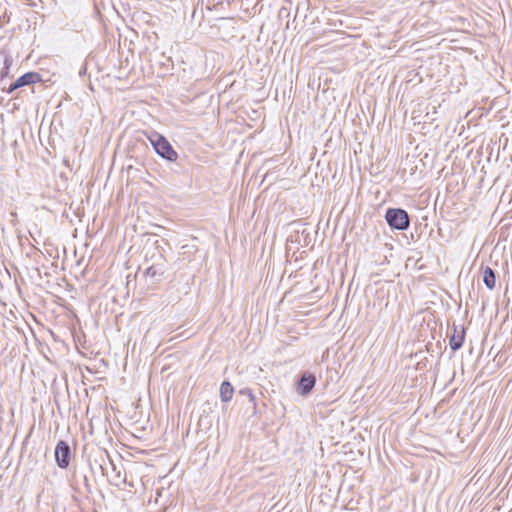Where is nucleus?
Masks as SVG:
<instances>
[{"mask_svg": "<svg viewBox=\"0 0 512 512\" xmlns=\"http://www.w3.org/2000/svg\"><path fill=\"white\" fill-rule=\"evenodd\" d=\"M147 139L150 141L155 152L170 162H174L178 158L177 152L173 149L169 141L160 133L156 131H150L144 133Z\"/></svg>", "mask_w": 512, "mask_h": 512, "instance_id": "1", "label": "nucleus"}, {"mask_svg": "<svg viewBox=\"0 0 512 512\" xmlns=\"http://www.w3.org/2000/svg\"><path fill=\"white\" fill-rule=\"evenodd\" d=\"M385 219L388 225L397 230H406L410 225L408 213L401 208H390L386 211Z\"/></svg>", "mask_w": 512, "mask_h": 512, "instance_id": "2", "label": "nucleus"}, {"mask_svg": "<svg viewBox=\"0 0 512 512\" xmlns=\"http://www.w3.org/2000/svg\"><path fill=\"white\" fill-rule=\"evenodd\" d=\"M70 455V446L63 440L59 441L55 448V459L60 468L65 469L69 466Z\"/></svg>", "mask_w": 512, "mask_h": 512, "instance_id": "3", "label": "nucleus"}, {"mask_svg": "<svg viewBox=\"0 0 512 512\" xmlns=\"http://www.w3.org/2000/svg\"><path fill=\"white\" fill-rule=\"evenodd\" d=\"M41 80V75L39 73L27 72L24 75L20 76L13 84L10 85L8 92L11 93L20 87L34 84L40 82Z\"/></svg>", "mask_w": 512, "mask_h": 512, "instance_id": "4", "label": "nucleus"}, {"mask_svg": "<svg viewBox=\"0 0 512 512\" xmlns=\"http://www.w3.org/2000/svg\"><path fill=\"white\" fill-rule=\"evenodd\" d=\"M316 378L312 374H303L298 382L297 391L300 395L305 396L309 394L314 388Z\"/></svg>", "mask_w": 512, "mask_h": 512, "instance_id": "5", "label": "nucleus"}, {"mask_svg": "<svg viewBox=\"0 0 512 512\" xmlns=\"http://www.w3.org/2000/svg\"><path fill=\"white\" fill-rule=\"evenodd\" d=\"M464 338H465L464 328L460 327V329H458V327H454V334L451 336L450 343H449L450 348L453 351L459 350L463 345Z\"/></svg>", "mask_w": 512, "mask_h": 512, "instance_id": "6", "label": "nucleus"}, {"mask_svg": "<svg viewBox=\"0 0 512 512\" xmlns=\"http://www.w3.org/2000/svg\"><path fill=\"white\" fill-rule=\"evenodd\" d=\"M234 394V388L229 381L222 382L220 386V398L223 402H229Z\"/></svg>", "mask_w": 512, "mask_h": 512, "instance_id": "7", "label": "nucleus"}, {"mask_svg": "<svg viewBox=\"0 0 512 512\" xmlns=\"http://www.w3.org/2000/svg\"><path fill=\"white\" fill-rule=\"evenodd\" d=\"M483 282L488 289L495 287V273L492 268L486 266L483 270Z\"/></svg>", "mask_w": 512, "mask_h": 512, "instance_id": "8", "label": "nucleus"}, {"mask_svg": "<svg viewBox=\"0 0 512 512\" xmlns=\"http://www.w3.org/2000/svg\"><path fill=\"white\" fill-rule=\"evenodd\" d=\"M146 274L152 278L156 276H161L163 274V269L159 268L156 265H152L147 268Z\"/></svg>", "mask_w": 512, "mask_h": 512, "instance_id": "9", "label": "nucleus"}, {"mask_svg": "<svg viewBox=\"0 0 512 512\" xmlns=\"http://www.w3.org/2000/svg\"><path fill=\"white\" fill-rule=\"evenodd\" d=\"M240 394L247 396L249 401L253 403L254 407L256 406V398L251 389L243 388L240 390Z\"/></svg>", "mask_w": 512, "mask_h": 512, "instance_id": "10", "label": "nucleus"}, {"mask_svg": "<svg viewBox=\"0 0 512 512\" xmlns=\"http://www.w3.org/2000/svg\"><path fill=\"white\" fill-rule=\"evenodd\" d=\"M4 65L5 69L8 70L11 65V60L8 57L5 58Z\"/></svg>", "mask_w": 512, "mask_h": 512, "instance_id": "11", "label": "nucleus"}]
</instances>
